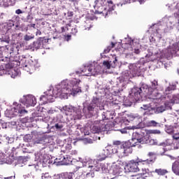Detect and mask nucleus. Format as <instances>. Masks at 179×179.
Masks as SVG:
<instances>
[{"instance_id":"obj_1","label":"nucleus","mask_w":179,"mask_h":179,"mask_svg":"<svg viewBox=\"0 0 179 179\" xmlns=\"http://www.w3.org/2000/svg\"><path fill=\"white\" fill-rule=\"evenodd\" d=\"M136 141L137 142L132 145L129 141L125 142L119 149L117 145H110L108 147L106 150H110V152H109V155H117V156H122L123 155H129V153H132V146H138L139 143H145L143 137L138 138Z\"/></svg>"},{"instance_id":"obj_2","label":"nucleus","mask_w":179,"mask_h":179,"mask_svg":"<svg viewBox=\"0 0 179 179\" xmlns=\"http://www.w3.org/2000/svg\"><path fill=\"white\" fill-rule=\"evenodd\" d=\"M79 83H80V80L79 79L73 78L70 80L66 88L63 89V92L67 90L68 92H66V94L71 92L74 95L78 94V93H82V90L79 87Z\"/></svg>"},{"instance_id":"obj_3","label":"nucleus","mask_w":179,"mask_h":179,"mask_svg":"<svg viewBox=\"0 0 179 179\" xmlns=\"http://www.w3.org/2000/svg\"><path fill=\"white\" fill-rule=\"evenodd\" d=\"M93 65L86 66L81 70L80 73H83L84 76H94L97 73H100V66H96L95 69H93Z\"/></svg>"},{"instance_id":"obj_4","label":"nucleus","mask_w":179,"mask_h":179,"mask_svg":"<svg viewBox=\"0 0 179 179\" xmlns=\"http://www.w3.org/2000/svg\"><path fill=\"white\" fill-rule=\"evenodd\" d=\"M66 115H73V117H80V109L73 107L66 106L62 109Z\"/></svg>"},{"instance_id":"obj_5","label":"nucleus","mask_w":179,"mask_h":179,"mask_svg":"<svg viewBox=\"0 0 179 179\" xmlns=\"http://www.w3.org/2000/svg\"><path fill=\"white\" fill-rule=\"evenodd\" d=\"M104 120H108V118L104 116L102 117L101 120H96L94 122V124L92 128L93 134H100V132L104 129V127H106Z\"/></svg>"},{"instance_id":"obj_6","label":"nucleus","mask_w":179,"mask_h":179,"mask_svg":"<svg viewBox=\"0 0 179 179\" xmlns=\"http://www.w3.org/2000/svg\"><path fill=\"white\" fill-rule=\"evenodd\" d=\"M139 162L134 160L130 161L126 166V169L129 170L130 173H138L139 171Z\"/></svg>"},{"instance_id":"obj_7","label":"nucleus","mask_w":179,"mask_h":179,"mask_svg":"<svg viewBox=\"0 0 179 179\" xmlns=\"http://www.w3.org/2000/svg\"><path fill=\"white\" fill-rule=\"evenodd\" d=\"M40 100L45 103H52L54 101V94H52V91L50 90L46 92L45 95H42L40 97Z\"/></svg>"},{"instance_id":"obj_8","label":"nucleus","mask_w":179,"mask_h":179,"mask_svg":"<svg viewBox=\"0 0 179 179\" xmlns=\"http://www.w3.org/2000/svg\"><path fill=\"white\" fill-rule=\"evenodd\" d=\"M36 104H37L36 97H34L33 95H28L26 96L24 102V106H26V107L34 106Z\"/></svg>"},{"instance_id":"obj_9","label":"nucleus","mask_w":179,"mask_h":179,"mask_svg":"<svg viewBox=\"0 0 179 179\" xmlns=\"http://www.w3.org/2000/svg\"><path fill=\"white\" fill-rule=\"evenodd\" d=\"M22 59H20L19 62V64H20L22 65V66H23L24 70L27 71V72H30V66L29 64H26V59L29 58V55H22Z\"/></svg>"},{"instance_id":"obj_10","label":"nucleus","mask_w":179,"mask_h":179,"mask_svg":"<svg viewBox=\"0 0 179 179\" xmlns=\"http://www.w3.org/2000/svg\"><path fill=\"white\" fill-rule=\"evenodd\" d=\"M142 93V88L134 87L131 90V94H133V97H134L135 100H139L142 96L141 95Z\"/></svg>"},{"instance_id":"obj_11","label":"nucleus","mask_w":179,"mask_h":179,"mask_svg":"<svg viewBox=\"0 0 179 179\" xmlns=\"http://www.w3.org/2000/svg\"><path fill=\"white\" fill-rule=\"evenodd\" d=\"M59 162H61L62 164L67 165L72 162V159L71 157L68 155H60V158H59Z\"/></svg>"},{"instance_id":"obj_12","label":"nucleus","mask_w":179,"mask_h":179,"mask_svg":"<svg viewBox=\"0 0 179 179\" xmlns=\"http://www.w3.org/2000/svg\"><path fill=\"white\" fill-rule=\"evenodd\" d=\"M34 48L36 50L43 48L44 47V38H39L36 41L33 43Z\"/></svg>"},{"instance_id":"obj_13","label":"nucleus","mask_w":179,"mask_h":179,"mask_svg":"<svg viewBox=\"0 0 179 179\" xmlns=\"http://www.w3.org/2000/svg\"><path fill=\"white\" fill-rule=\"evenodd\" d=\"M15 113H18L20 115H24V114H27V110L23 108L22 104H18L15 108H14Z\"/></svg>"},{"instance_id":"obj_14","label":"nucleus","mask_w":179,"mask_h":179,"mask_svg":"<svg viewBox=\"0 0 179 179\" xmlns=\"http://www.w3.org/2000/svg\"><path fill=\"white\" fill-rule=\"evenodd\" d=\"M148 176H149V174L146 172V169H145L143 173L133 175L131 177L132 179H146L148 178Z\"/></svg>"},{"instance_id":"obj_15","label":"nucleus","mask_w":179,"mask_h":179,"mask_svg":"<svg viewBox=\"0 0 179 179\" xmlns=\"http://www.w3.org/2000/svg\"><path fill=\"white\" fill-rule=\"evenodd\" d=\"M166 97L169 99V103H179V94L176 95H168Z\"/></svg>"},{"instance_id":"obj_16","label":"nucleus","mask_w":179,"mask_h":179,"mask_svg":"<svg viewBox=\"0 0 179 179\" xmlns=\"http://www.w3.org/2000/svg\"><path fill=\"white\" fill-rule=\"evenodd\" d=\"M57 179H73V173H65L57 176Z\"/></svg>"},{"instance_id":"obj_17","label":"nucleus","mask_w":179,"mask_h":179,"mask_svg":"<svg viewBox=\"0 0 179 179\" xmlns=\"http://www.w3.org/2000/svg\"><path fill=\"white\" fill-rule=\"evenodd\" d=\"M172 171L176 176H179V161H176L172 165Z\"/></svg>"},{"instance_id":"obj_18","label":"nucleus","mask_w":179,"mask_h":179,"mask_svg":"<svg viewBox=\"0 0 179 179\" xmlns=\"http://www.w3.org/2000/svg\"><path fill=\"white\" fill-rule=\"evenodd\" d=\"M93 173H88L86 175L81 174L76 178V179H87V178H92Z\"/></svg>"},{"instance_id":"obj_19","label":"nucleus","mask_w":179,"mask_h":179,"mask_svg":"<svg viewBox=\"0 0 179 179\" xmlns=\"http://www.w3.org/2000/svg\"><path fill=\"white\" fill-rule=\"evenodd\" d=\"M155 173H157L158 176H166L169 171H167L166 169H155Z\"/></svg>"},{"instance_id":"obj_20","label":"nucleus","mask_w":179,"mask_h":179,"mask_svg":"<svg viewBox=\"0 0 179 179\" xmlns=\"http://www.w3.org/2000/svg\"><path fill=\"white\" fill-rule=\"evenodd\" d=\"M160 97V94L157 92L156 90H153L151 93L150 99L152 100H157Z\"/></svg>"},{"instance_id":"obj_21","label":"nucleus","mask_w":179,"mask_h":179,"mask_svg":"<svg viewBox=\"0 0 179 179\" xmlns=\"http://www.w3.org/2000/svg\"><path fill=\"white\" fill-rule=\"evenodd\" d=\"M145 125L146 127H157V125H159V123L155 120H150L145 123Z\"/></svg>"},{"instance_id":"obj_22","label":"nucleus","mask_w":179,"mask_h":179,"mask_svg":"<svg viewBox=\"0 0 179 179\" xmlns=\"http://www.w3.org/2000/svg\"><path fill=\"white\" fill-rule=\"evenodd\" d=\"M96 107V103H90L87 107V110L88 113H93Z\"/></svg>"},{"instance_id":"obj_23","label":"nucleus","mask_w":179,"mask_h":179,"mask_svg":"<svg viewBox=\"0 0 179 179\" xmlns=\"http://www.w3.org/2000/svg\"><path fill=\"white\" fill-rule=\"evenodd\" d=\"M33 38H34V35L33 34L31 35L26 34L24 36V41H30V40H33Z\"/></svg>"},{"instance_id":"obj_24","label":"nucleus","mask_w":179,"mask_h":179,"mask_svg":"<svg viewBox=\"0 0 179 179\" xmlns=\"http://www.w3.org/2000/svg\"><path fill=\"white\" fill-rule=\"evenodd\" d=\"M3 66L4 67L3 71H8V69H12V68H13V65L12 64V63H8L3 64Z\"/></svg>"},{"instance_id":"obj_25","label":"nucleus","mask_w":179,"mask_h":179,"mask_svg":"<svg viewBox=\"0 0 179 179\" xmlns=\"http://www.w3.org/2000/svg\"><path fill=\"white\" fill-rule=\"evenodd\" d=\"M7 26L8 27H13V26H15V21L13 20H8L7 22Z\"/></svg>"},{"instance_id":"obj_26","label":"nucleus","mask_w":179,"mask_h":179,"mask_svg":"<svg viewBox=\"0 0 179 179\" xmlns=\"http://www.w3.org/2000/svg\"><path fill=\"white\" fill-rule=\"evenodd\" d=\"M103 65H104V66H106V68H107V69H110V68H111V64H110V62H108L107 61H104L103 62Z\"/></svg>"},{"instance_id":"obj_27","label":"nucleus","mask_w":179,"mask_h":179,"mask_svg":"<svg viewBox=\"0 0 179 179\" xmlns=\"http://www.w3.org/2000/svg\"><path fill=\"white\" fill-rule=\"evenodd\" d=\"M153 159H145L143 161H141V163H143V164H150V163H153Z\"/></svg>"},{"instance_id":"obj_28","label":"nucleus","mask_w":179,"mask_h":179,"mask_svg":"<svg viewBox=\"0 0 179 179\" xmlns=\"http://www.w3.org/2000/svg\"><path fill=\"white\" fill-rule=\"evenodd\" d=\"M42 179H51V176H50V173H43L41 176Z\"/></svg>"},{"instance_id":"obj_29","label":"nucleus","mask_w":179,"mask_h":179,"mask_svg":"<svg viewBox=\"0 0 179 179\" xmlns=\"http://www.w3.org/2000/svg\"><path fill=\"white\" fill-rule=\"evenodd\" d=\"M95 3L96 6H99V5L103 6V5H104V1L103 0H96Z\"/></svg>"},{"instance_id":"obj_30","label":"nucleus","mask_w":179,"mask_h":179,"mask_svg":"<svg viewBox=\"0 0 179 179\" xmlns=\"http://www.w3.org/2000/svg\"><path fill=\"white\" fill-rule=\"evenodd\" d=\"M150 107H152V105H150V103H148V104L143 105L141 108H143V110H149V108H150Z\"/></svg>"},{"instance_id":"obj_31","label":"nucleus","mask_w":179,"mask_h":179,"mask_svg":"<svg viewBox=\"0 0 179 179\" xmlns=\"http://www.w3.org/2000/svg\"><path fill=\"white\" fill-rule=\"evenodd\" d=\"M16 176H15V173H13V175L10 176H7L5 178L3 177H0V179H15Z\"/></svg>"},{"instance_id":"obj_32","label":"nucleus","mask_w":179,"mask_h":179,"mask_svg":"<svg viewBox=\"0 0 179 179\" xmlns=\"http://www.w3.org/2000/svg\"><path fill=\"white\" fill-rule=\"evenodd\" d=\"M147 134H160V131L159 130H148Z\"/></svg>"},{"instance_id":"obj_33","label":"nucleus","mask_w":179,"mask_h":179,"mask_svg":"<svg viewBox=\"0 0 179 179\" xmlns=\"http://www.w3.org/2000/svg\"><path fill=\"white\" fill-rule=\"evenodd\" d=\"M55 128H56V129H62V128H64V126L57 123L55 124Z\"/></svg>"},{"instance_id":"obj_34","label":"nucleus","mask_w":179,"mask_h":179,"mask_svg":"<svg viewBox=\"0 0 179 179\" xmlns=\"http://www.w3.org/2000/svg\"><path fill=\"white\" fill-rule=\"evenodd\" d=\"M101 171L103 173H107V171H108V169L106 167V165H102Z\"/></svg>"},{"instance_id":"obj_35","label":"nucleus","mask_w":179,"mask_h":179,"mask_svg":"<svg viewBox=\"0 0 179 179\" xmlns=\"http://www.w3.org/2000/svg\"><path fill=\"white\" fill-rule=\"evenodd\" d=\"M171 90H176V87L174 86L168 87L166 90V92H171Z\"/></svg>"},{"instance_id":"obj_36","label":"nucleus","mask_w":179,"mask_h":179,"mask_svg":"<svg viewBox=\"0 0 179 179\" xmlns=\"http://www.w3.org/2000/svg\"><path fill=\"white\" fill-rule=\"evenodd\" d=\"M120 145H121V141H113V146H120Z\"/></svg>"},{"instance_id":"obj_37","label":"nucleus","mask_w":179,"mask_h":179,"mask_svg":"<svg viewBox=\"0 0 179 179\" xmlns=\"http://www.w3.org/2000/svg\"><path fill=\"white\" fill-rule=\"evenodd\" d=\"M66 152H69V150H71V149H72V145L71 144H67L66 145Z\"/></svg>"},{"instance_id":"obj_38","label":"nucleus","mask_w":179,"mask_h":179,"mask_svg":"<svg viewBox=\"0 0 179 179\" xmlns=\"http://www.w3.org/2000/svg\"><path fill=\"white\" fill-rule=\"evenodd\" d=\"M148 156L149 157H153V156H156V153H155V152H148Z\"/></svg>"},{"instance_id":"obj_39","label":"nucleus","mask_w":179,"mask_h":179,"mask_svg":"<svg viewBox=\"0 0 179 179\" xmlns=\"http://www.w3.org/2000/svg\"><path fill=\"white\" fill-rule=\"evenodd\" d=\"M116 179H128V177L125 176H119L116 178Z\"/></svg>"},{"instance_id":"obj_40","label":"nucleus","mask_w":179,"mask_h":179,"mask_svg":"<svg viewBox=\"0 0 179 179\" xmlns=\"http://www.w3.org/2000/svg\"><path fill=\"white\" fill-rule=\"evenodd\" d=\"M134 54L139 55V54H141V50L135 48L134 50Z\"/></svg>"},{"instance_id":"obj_41","label":"nucleus","mask_w":179,"mask_h":179,"mask_svg":"<svg viewBox=\"0 0 179 179\" xmlns=\"http://www.w3.org/2000/svg\"><path fill=\"white\" fill-rule=\"evenodd\" d=\"M72 36H71V35H66L65 36V40L66 41H69V40H71V38Z\"/></svg>"},{"instance_id":"obj_42","label":"nucleus","mask_w":179,"mask_h":179,"mask_svg":"<svg viewBox=\"0 0 179 179\" xmlns=\"http://www.w3.org/2000/svg\"><path fill=\"white\" fill-rule=\"evenodd\" d=\"M71 31H72L73 34H76V33H78V29H76V28H73V29H71Z\"/></svg>"},{"instance_id":"obj_43","label":"nucleus","mask_w":179,"mask_h":179,"mask_svg":"<svg viewBox=\"0 0 179 179\" xmlns=\"http://www.w3.org/2000/svg\"><path fill=\"white\" fill-rule=\"evenodd\" d=\"M22 13L23 12H22V10H20V9H17V10H15V13L17 15H20V13Z\"/></svg>"},{"instance_id":"obj_44","label":"nucleus","mask_w":179,"mask_h":179,"mask_svg":"<svg viewBox=\"0 0 179 179\" xmlns=\"http://www.w3.org/2000/svg\"><path fill=\"white\" fill-rule=\"evenodd\" d=\"M36 36H41V31H40V29H37Z\"/></svg>"},{"instance_id":"obj_45","label":"nucleus","mask_w":179,"mask_h":179,"mask_svg":"<svg viewBox=\"0 0 179 179\" xmlns=\"http://www.w3.org/2000/svg\"><path fill=\"white\" fill-rule=\"evenodd\" d=\"M106 159H107V156L105 155L102 158H99V162H103V160H106Z\"/></svg>"},{"instance_id":"obj_46","label":"nucleus","mask_w":179,"mask_h":179,"mask_svg":"<svg viewBox=\"0 0 179 179\" xmlns=\"http://www.w3.org/2000/svg\"><path fill=\"white\" fill-rule=\"evenodd\" d=\"M5 69V67L0 64V71H3Z\"/></svg>"},{"instance_id":"obj_47","label":"nucleus","mask_w":179,"mask_h":179,"mask_svg":"<svg viewBox=\"0 0 179 179\" xmlns=\"http://www.w3.org/2000/svg\"><path fill=\"white\" fill-rule=\"evenodd\" d=\"M29 27H33L34 29H36V24H31L29 25Z\"/></svg>"},{"instance_id":"obj_48","label":"nucleus","mask_w":179,"mask_h":179,"mask_svg":"<svg viewBox=\"0 0 179 179\" xmlns=\"http://www.w3.org/2000/svg\"><path fill=\"white\" fill-rule=\"evenodd\" d=\"M62 94H64V93H62V92H59L57 94V97H58V96H62Z\"/></svg>"},{"instance_id":"obj_49","label":"nucleus","mask_w":179,"mask_h":179,"mask_svg":"<svg viewBox=\"0 0 179 179\" xmlns=\"http://www.w3.org/2000/svg\"><path fill=\"white\" fill-rule=\"evenodd\" d=\"M120 132L122 134H127V131H125V130H120Z\"/></svg>"},{"instance_id":"obj_50","label":"nucleus","mask_w":179,"mask_h":179,"mask_svg":"<svg viewBox=\"0 0 179 179\" xmlns=\"http://www.w3.org/2000/svg\"><path fill=\"white\" fill-rule=\"evenodd\" d=\"M61 29H62V33H64L65 31V27H62Z\"/></svg>"},{"instance_id":"obj_51","label":"nucleus","mask_w":179,"mask_h":179,"mask_svg":"<svg viewBox=\"0 0 179 179\" xmlns=\"http://www.w3.org/2000/svg\"><path fill=\"white\" fill-rule=\"evenodd\" d=\"M70 2H78V0H69Z\"/></svg>"},{"instance_id":"obj_52","label":"nucleus","mask_w":179,"mask_h":179,"mask_svg":"<svg viewBox=\"0 0 179 179\" xmlns=\"http://www.w3.org/2000/svg\"><path fill=\"white\" fill-rule=\"evenodd\" d=\"M137 1H138V2H140V3H142V2L145 1V0H137Z\"/></svg>"},{"instance_id":"obj_53","label":"nucleus","mask_w":179,"mask_h":179,"mask_svg":"<svg viewBox=\"0 0 179 179\" xmlns=\"http://www.w3.org/2000/svg\"><path fill=\"white\" fill-rule=\"evenodd\" d=\"M41 142V140H39L38 141H35V143H40Z\"/></svg>"},{"instance_id":"obj_54","label":"nucleus","mask_w":179,"mask_h":179,"mask_svg":"<svg viewBox=\"0 0 179 179\" xmlns=\"http://www.w3.org/2000/svg\"><path fill=\"white\" fill-rule=\"evenodd\" d=\"M1 41H4L5 43H9V41L2 40Z\"/></svg>"},{"instance_id":"obj_55","label":"nucleus","mask_w":179,"mask_h":179,"mask_svg":"<svg viewBox=\"0 0 179 179\" xmlns=\"http://www.w3.org/2000/svg\"><path fill=\"white\" fill-rule=\"evenodd\" d=\"M116 61H117V57H115V60L113 61V63L115 64Z\"/></svg>"},{"instance_id":"obj_56","label":"nucleus","mask_w":179,"mask_h":179,"mask_svg":"<svg viewBox=\"0 0 179 179\" xmlns=\"http://www.w3.org/2000/svg\"><path fill=\"white\" fill-rule=\"evenodd\" d=\"M76 151H74L73 153H71V155H76Z\"/></svg>"},{"instance_id":"obj_57","label":"nucleus","mask_w":179,"mask_h":179,"mask_svg":"<svg viewBox=\"0 0 179 179\" xmlns=\"http://www.w3.org/2000/svg\"><path fill=\"white\" fill-rule=\"evenodd\" d=\"M73 14H72V13H70L69 14V16H72Z\"/></svg>"},{"instance_id":"obj_58","label":"nucleus","mask_w":179,"mask_h":179,"mask_svg":"<svg viewBox=\"0 0 179 179\" xmlns=\"http://www.w3.org/2000/svg\"><path fill=\"white\" fill-rule=\"evenodd\" d=\"M108 3L113 4V1H108Z\"/></svg>"},{"instance_id":"obj_59","label":"nucleus","mask_w":179,"mask_h":179,"mask_svg":"<svg viewBox=\"0 0 179 179\" xmlns=\"http://www.w3.org/2000/svg\"><path fill=\"white\" fill-rule=\"evenodd\" d=\"M112 45H113V47H114V43H112Z\"/></svg>"},{"instance_id":"obj_60","label":"nucleus","mask_w":179,"mask_h":179,"mask_svg":"<svg viewBox=\"0 0 179 179\" xmlns=\"http://www.w3.org/2000/svg\"><path fill=\"white\" fill-rule=\"evenodd\" d=\"M0 40H1V38H0Z\"/></svg>"}]
</instances>
